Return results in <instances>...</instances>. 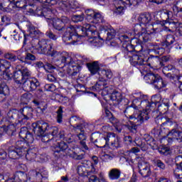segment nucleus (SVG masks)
I'll return each mask as SVG.
<instances>
[{
  "label": "nucleus",
  "mask_w": 182,
  "mask_h": 182,
  "mask_svg": "<svg viewBox=\"0 0 182 182\" xmlns=\"http://www.w3.org/2000/svg\"><path fill=\"white\" fill-rule=\"evenodd\" d=\"M129 122H125L124 127L131 132V133L137 132V126L143 124L144 120H149V112H138L129 116Z\"/></svg>",
  "instance_id": "obj_8"
},
{
  "label": "nucleus",
  "mask_w": 182,
  "mask_h": 182,
  "mask_svg": "<svg viewBox=\"0 0 182 182\" xmlns=\"http://www.w3.org/2000/svg\"><path fill=\"white\" fill-rule=\"evenodd\" d=\"M136 145L138 147H140V149L142 150V151H146L147 150V145L143 141H141V139H139V141H134Z\"/></svg>",
  "instance_id": "obj_61"
},
{
  "label": "nucleus",
  "mask_w": 182,
  "mask_h": 182,
  "mask_svg": "<svg viewBox=\"0 0 182 182\" xmlns=\"http://www.w3.org/2000/svg\"><path fill=\"white\" fill-rule=\"evenodd\" d=\"M14 6L20 9H26V0H14Z\"/></svg>",
  "instance_id": "obj_51"
},
{
  "label": "nucleus",
  "mask_w": 182,
  "mask_h": 182,
  "mask_svg": "<svg viewBox=\"0 0 182 182\" xmlns=\"http://www.w3.org/2000/svg\"><path fill=\"white\" fill-rule=\"evenodd\" d=\"M15 180L17 182H27L28 181V175L26 173L21 171H18L16 172L15 175Z\"/></svg>",
  "instance_id": "obj_35"
},
{
  "label": "nucleus",
  "mask_w": 182,
  "mask_h": 182,
  "mask_svg": "<svg viewBox=\"0 0 182 182\" xmlns=\"http://www.w3.org/2000/svg\"><path fill=\"white\" fill-rule=\"evenodd\" d=\"M159 97L154 95L151 97V103H154L155 106H157L158 112L161 113V114H165L168 112V107H170V101L168 99H163L162 101L160 102L157 100Z\"/></svg>",
  "instance_id": "obj_10"
},
{
  "label": "nucleus",
  "mask_w": 182,
  "mask_h": 182,
  "mask_svg": "<svg viewBox=\"0 0 182 182\" xmlns=\"http://www.w3.org/2000/svg\"><path fill=\"white\" fill-rule=\"evenodd\" d=\"M10 120H15L17 119L20 124H26L28 120L33 117V108L31 107H24L19 110L13 109L7 114Z\"/></svg>",
  "instance_id": "obj_6"
},
{
  "label": "nucleus",
  "mask_w": 182,
  "mask_h": 182,
  "mask_svg": "<svg viewBox=\"0 0 182 182\" xmlns=\"http://www.w3.org/2000/svg\"><path fill=\"white\" fill-rule=\"evenodd\" d=\"M19 137L26 142V144H32L35 139L33 134L28 130V127H23L20 129Z\"/></svg>",
  "instance_id": "obj_16"
},
{
  "label": "nucleus",
  "mask_w": 182,
  "mask_h": 182,
  "mask_svg": "<svg viewBox=\"0 0 182 182\" xmlns=\"http://www.w3.org/2000/svg\"><path fill=\"white\" fill-rule=\"evenodd\" d=\"M9 159H12L13 160H16L17 159H19V155L18 154L16 147L14 148L12 146L9 148Z\"/></svg>",
  "instance_id": "obj_43"
},
{
  "label": "nucleus",
  "mask_w": 182,
  "mask_h": 182,
  "mask_svg": "<svg viewBox=\"0 0 182 182\" xmlns=\"http://www.w3.org/2000/svg\"><path fill=\"white\" fill-rule=\"evenodd\" d=\"M171 137L168 138V143H173V141H178V143H182V132L178 131L176 129H173L168 134Z\"/></svg>",
  "instance_id": "obj_22"
},
{
  "label": "nucleus",
  "mask_w": 182,
  "mask_h": 182,
  "mask_svg": "<svg viewBox=\"0 0 182 182\" xmlns=\"http://www.w3.org/2000/svg\"><path fill=\"white\" fill-rule=\"evenodd\" d=\"M153 161L154 166H156V167H158L160 170L164 171L167 168L166 164H164V162L160 159H154Z\"/></svg>",
  "instance_id": "obj_57"
},
{
  "label": "nucleus",
  "mask_w": 182,
  "mask_h": 182,
  "mask_svg": "<svg viewBox=\"0 0 182 182\" xmlns=\"http://www.w3.org/2000/svg\"><path fill=\"white\" fill-rule=\"evenodd\" d=\"M151 102H150L149 107H146V110H144L143 112L139 111V113H148L149 119H150L151 116L154 119H160V117H160V114H161V113H160L159 111H153L151 109Z\"/></svg>",
  "instance_id": "obj_29"
},
{
  "label": "nucleus",
  "mask_w": 182,
  "mask_h": 182,
  "mask_svg": "<svg viewBox=\"0 0 182 182\" xmlns=\"http://www.w3.org/2000/svg\"><path fill=\"white\" fill-rule=\"evenodd\" d=\"M83 19H85V14H81L80 15H74L72 17V21L75 23L82 22Z\"/></svg>",
  "instance_id": "obj_59"
},
{
  "label": "nucleus",
  "mask_w": 182,
  "mask_h": 182,
  "mask_svg": "<svg viewBox=\"0 0 182 182\" xmlns=\"http://www.w3.org/2000/svg\"><path fill=\"white\" fill-rule=\"evenodd\" d=\"M34 134L36 136H43L46 132H48L53 138L65 139V132L59 131L58 127H50L48 122L44 121H38L33 124Z\"/></svg>",
  "instance_id": "obj_3"
},
{
  "label": "nucleus",
  "mask_w": 182,
  "mask_h": 182,
  "mask_svg": "<svg viewBox=\"0 0 182 182\" xmlns=\"http://www.w3.org/2000/svg\"><path fill=\"white\" fill-rule=\"evenodd\" d=\"M41 16H44L46 19H52L55 16V10L50 8H44L41 11Z\"/></svg>",
  "instance_id": "obj_36"
},
{
  "label": "nucleus",
  "mask_w": 182,
  "mask_h": 182,
  "mask_svg": "<svg viewBox=\"0 0 182 182\" xmlns=\"http://www.w3.org/2000/svg\"><path fill=\"white\" fill-rule=\"evenodd\" d=\"M176 42V37L173 35L168 34L166 35L165 41L161 43L163 47L156 43H149L148 46L149 48V50L151 53H154V55H163L165 50L166 53H170L171 49V45Z\"/></svg>",
  "instance_id": "obj_7"
},
{
  "label": "nucleus",
  "mask_w": 182,
  "mask_h": 182,
  "mask_svg": "<svg viewBox=\"0 0 182 182\" xmlns=\"http://www.w3.org/2000/svg\"><path fill=\"white\" fill-rule=\"evenodd\" d=\"M68 147V144H66L65 141L58 142L54 146V153H60V151H65V150H67Z\"/></svg>",
  "instance_id": "obj_39"
},
{
  "label": "nucleus",
  "mask_w": 182,
  "mask_h": 182,
  "mask_svg": "<svg viewBox=\"0 0 182 182\" xmlns=\"http://www.w3.org/2000/svg\"><path fill=\"white\" fill-rule=\"evenodd\" d=\"M92 23H103L105 20L103 16L100 13H95V16L92 17V19L90 21Z\"/></svg>",
  "instance_id": "obj_45"
},
{
  "label": "nucleus",
  "mask_w": 182,
  "mask_h": 182,
  "mask_svg": "<svg viewBox=\"0 0 182 182\" xmlns=\"http://www.w3.org/2000/svg\"><path fill=\"white\" fill-rule=\"evenodd\" d=\"M91 141L98 143L96 146L100 149H104L109 144H111L112 147H115V149L119 147V141L116 138V134L113 132H108L105 136H101L100 134H92Z\"/></svg>",
  "instance_id": "obj_4"
},
{
  "label": "nucleus",
  "mask_w": 182,
  "mask_h": 182,
  "mask_svg": "<svg viewBox=\"0 0 182 182\" xmlns=\"http://www.w3.org/2000/svg\"><path fill=\"white\" fill-rule=\"evenodd\" d=\"M144 139L146 141L147 144H149L152 149H156L157 144H156V140L153 139L150 135H144Z\"/></svg>",
  "instance_id": "obj_47"
},
{
  "label": "nucleus",
  "mask_w": 182,
  "mask_h": 182,
  "mask_svg": "<svg viewBox=\"0 0 182 182\" xmlns=\"http://www.w3.org/2000/svg\"><path fill=\"white\" fill-rule=\"evenodd\" d=\"M105 114L106 118L109 120V123H112V124H113V126H115V124H117V123H119V119L114 117V116H113V114H112L110 111L105 110Z\"/></svg>",
  "instance_id": "obj_42"
},
{
  "label": "nucleus",
  "mask_w": 182,
  "mask_h": 182,
  "mask_svg": "<svg viewBox=\"0 0 182 182\" xmlns=\"http://www.w3.org/2000/svg\"><path fill=\"white\" fill-rule=\"evenodd\" d=\"M162 72H168V73H172L173 75H176L178 70L173 65H168L163 68Z\"/></svg>",
  "instance_id": "obj_46"
},
{
  "label": "nucleus",
  "mask_w": 182,
  "mask_h": 182,
  "mask_svg": "<svg viewBox=\"0 0 182 182\" xmlns=\"http://www.w3.org/2000/svg\"><path fill=\"white\" fill-rule=\"evenodd\" d=\"M70 122L71 124H73V127L75 130H76V125L77 126H80L82 124H77L79 122H80V118L78 117L77 116H73L70 118Z\"/></svg>",
  "instance_id": "obj_58"
},
{
  "label": "nucleus",
  "mask_w": 182,
  "mask_h": 182,
  "mask_svg": "<svg viewBox=\"0 0 182 182\" xmlns=\"http://www.w3.org/2000/svg\"><path fill=\"white\" fill-rule=\"evenodd\" d=\"M4 58L6 60H9L10 62H16V60H18V57L16 56V55L11 52H7L4 53Z\"/></svg>",
  "instance_id": "obj_49"
},
{
  "label": "nucleus",
  "mask_w": 182,
  "mask_h": 182,
  "mask_svg": "<svg viewBox=\"0 0 182 182\" xmlns=\"http://www.w3.org/2000/svg\"><path fill=\"white\" fill-rule=\"evenodd\" d=\"M14 77V67L8 60L0 58V79L11 80Z\"/></svg>",
  "instance_id": "obj_9"
},
{
  "label": "nucleus",
  "mask_w": 182,
  "mask_h": 182,
  "mask_svg": "<svg viewBox=\"0 0 182 182\" xmlns=\"http://www.w3.org/2000/svg\"><path fill=\"white\" fill-rule=\"evenodd\" d=\"M139 52V51L136 52V53H134L132 56V59L129 60L131 63L136 68L139 67V65H144V62H146L143 55Z\"/></svg>",
  "instance_id": "obj_26"
},
{
  "label": "nucleus",
  "mask_w": 182,
  "mask_h": 182,
  "mask_svg": "<svg viewBox=\"0 0 182 182\" xmlns=\"http://www.w3.org/2000/svg\"><path fill=\"white\" fill-rule=\"evenodd\" d=\"M2 132L6 133L9 136H13L14 133L16 132V125H15L12 121L10 122L7 121L5 124L1 127L0 133H2Z\"/></svg>",
  "instance_id": "obj_23"
},
{
  "label": "nucleus",
  "mask_w": 182,
  "mask_h": 182,
  "mask_svg": "<svg viewBox=\"0 0 182 182\" xmlns=\"http://www.w3.org/2000/svg\"><path fill=\"white\" fill-rule=\"evenodd\" d=\"M105 32H107V41H112L116 36V31L113 28H105Z\"/></svg>",
  "instance_id": "obj_53"
},
{
  "label": "nucleus",
  "mask_w": 182,
  "mask_h": 182,
  "mask_svg": "<svg viewBox=\"0 0 182 182\" xmlns=\"http://www.w3.org/2000/svg\"><path fill=\"white\" fill-rule=\"evenodd\" d=\"M173 15V13L168 10H162L161 11V18L163 21L161 25L162 26H164L166 25V21H168V19H171L170 18Z\"/></svg>",
  "instance_id": "obj_38"
},
{
  "label": "nucleus",
  "mask_w": 182,
  "mask_h": 182,
  "mask_svg": "<svg viewBox=\"0 0 182 182\" xmlns=\"http://www.w3.org/2000/svg\"><path fill=\"white\" fill-rule=\"evenodd\" d=\"M96 26L90 23H86L82 27H78L76 29L73 26L67 28V31L63 35V41H77V38H93L96 35Z\"/></svg>",
  "instance_id": "obj_2"
},
{
  "label": "nucleus",
  "mask_w": 182,
  "mask_h": 182,
  "mask_svg": "<svg viewBox=\"0 0 182 182\" xmlns=\"http://www.w3.org/2000/svg\"><path fill=\"white\" fill-rule=\"evenodd\" d=\"M14 8H15V4L10 0H0V11L9 13L12 12Z\"/></svg>",
  "instance_id": "obj_25"
},
{
  "label": "nucleus",
  "mask_w": 182,
  "mask_h": 182,
  "mask_svg": "<svg viewBox=\"0 0 182 182\" xmlns=\"http://www.w3.org/2000/svg\"><path fill=\"white\" fill-rule=\"evenodd\" d=\"M21 68H22V65H18L16 66V71L15 70H14L12 77H14L16 83H18V85H23V86H24L26 81H25L23 76L22 75V73L21 72Z\"/></svg>",
  "instance_id": "obj_21"
},
{
  "label": "nucleus",
  "mask_w": 182,
  "mask_h": 182,
  "mask_svg": "<svg viewBox=\"0 0 182 182\" xmlns=\"http://www.w3.org/2000/svg\"><path fill=\"white\" fill-rule=\"evenodd\" d=\"M77 171L79 176H85V174H86V167L83 166H78Z\"/></svg>",
  "instance_id": "obj_64"
},
{
  "label": "nucleus",
  "mask_w": 182,
  "mask_h": 182,
  "mask_svg": "<svg viewBox=\"0 0 182 182\" xmlns=\"http://www.w3.org/2000/svg\"><path fill=\"white\" fill-rule=\"evenodd\" d=\"M141 106V107H150V102L147 100H138L135 99L132 101V104L131 106H129L125 109V113H130V112H134V110H137L139 109V107Z\"/></svg>",
  "instance_id": "obj_12"
},
{
  "label": "nucleus",
  "mask_w": 182,
  "mask_h": 182,
  "mask_svg": "<svg viewBox=\"0 0 182 182\" xmlns=\"http://www.w3.org/2000/svg\"><path fill=\"white\" fill-rule=\"evenodd\" d=\"M16 149L17 150L18 157H22V156H26V153H28V150L29 149V148H28V144L19 141H18Z\"/></svg>",
  "instance_id": "obj_27"
},
{
  "label": "nucleus",
  "mask_w": 182,
  "mask_h": 182,
  "mask_svg": "<svg viewBox=\"0 0 182 182\" xmlns=\"http://www.w3.org/2000/svg\"><path fill=\"white\" fill-rule=\"evenodd\" d=\"M87 68L90 70L91 75H96V73H99V72H100L99 61H94L92 63H87Z\"/></svg>",
  "instance_id": "obj_30"
},
{
  "label": "nucleus",
  "mask_w": 182,
  "mask_h": 182,
  "mask_svg": "<svg viewBox=\"0 0 182 182\" xmlns=\"http://www.w3.org/2000/svg\"><path fill=\"white\" fill-rule=\"evenodd\" d=\"M94 87H95V90H97L98 92H100V90H103L104 89H107V92H108L109 89H113V86H107V81L106 79L103 78V77H99L98 81Z\"/></svg>",
  "instance_id": "obj_24"
},
{
  "label": "nucleus",
  "mask_w": 182,
  "mask_h": 182,
  "mask_svg": "<svg viewBox=\"0 0 182 182\" xmlns=\"http://www.w3.org/2000/svg\"><path fill=\"white\" fill-rule=\"evenodd\" d=\"M159 153L163 154L164 156H168L170 154L171 151L170 149L167 146H162L161 150H159Z\"/></svg>",
  "instance_id": "obj_63"
},
{
  "label": "nucleus",
  "mask_w": 182,
  "mask_h": 182,
  "mask_svg": "<svg viewBox=\"0 0 182 182\" xmlns=\"http://www.w3.org/2000/svg\"><path fill=\"white\" fill-rule=\"evenodd\" d=\"M175 163L179 168V173H175L176 178H182V155L177 156L175 158Z\"/></svg>",
  "instance_id": "obj_37"
},
{
  "label": "nucleus",
  "mask_w": 182,
  "mask_h": 182,
  "mask_svg": "<svg viewBox=\"0 0 182 182\" xmlns=\"http://www.w3.org/2000/svg\"><path fill=\"white\" fill-rule=\"evenodd\" d=\"M156 31L157 28H154L153 25H149L148 27L146 28L145 31L141 33L139 38H132V41H142L144 43L146 42H149V41H151V34L156 33Z\"/></svg>",
  "instance_id": "obj_13"
},
{
  "label": "nucleus",
  "mask_w": 182,
  "mask_h": 182,
  "mask_svg": "<svg viewBox=\"0 0 182 182\" xmlns=\"http://www.w3.org/2000/svg\"><path fill=\"white\" fill-rule=\"evenodd\" d=\"M40 86L41 82L39 80L35 77H31L25 82L23 87H26V90L33 92V90H36Z\"/></svg>",
  "instance_id": "obj_19"
},
{
  "label": "nucleus",
  "mask_w": 182,
  "mask_h": 182,
  "mask_svg": "<svg viewBox=\"0 0 182 182\" xmlns=\"http://www.w3.org/2000/svg\"><path fill=\"white\" fill-rule=\"evenodd\" d=\"M53 26L54 29L56 31H59V32H65L68 31V28L69 26H63V23H62V21H60V19H57L53 23Z\"/></svg>",
  "instance_id": "obj_34"
},
{
  "label": "nucleus",
  "mask_w": 182,
  "mask_h": 182,
  "mask_svg": "<svg viewBox=\"0 0 182 182\" xmlns=\"http://www.w3.org/2000/svg\"><path fill=\"white\" fill-rule=\"evenodd\" d=\"M69 157L73 159L74 160H83L85 159V154H81L78 155L76 152L71 151V152L68 153Z\"/></svg>",
  "instance_id": "obj_52"
},
{
  "label": "nucleus",
  "mask_w": 182,
  "mask_h": 182,
  "mask_svg": "<svg viewBox=\"0 0 182 182\" xmlns=\"http://www.w3.org/2000/svg\"><path fill=\"white\" fill-rule=\"evenodd\" d=\"M121 4H122L123 6H116V9L114 11L115 14H117V15H122V14H124V9H126V8L132 6H127V4L123 3V0H119Z\"/></svg>",
  "instance_id": "obj_48"
},
{
  "label": "nucleus",
  "mask_w": 182,
  "mask_h": 182,
  "mask_svg": "<svg viewBox=\"0 0 182 182\" xmlns=\"http://www.w3.org/2000/svg\"><path fill=\"white\" fill-rule=\"evenodd\" d=\"M139 173L142 177L146 178L151 176V170L150 169V164L143 159H141L138 162Z\"/></svg>",
  "instance_id": "obj_14"
},
{
  "label": "nucleus",
  "mask_w": 182,
  "mask_h": 182,
  "mask_svg": "<svg viewBox=\"0 0 182 182\" xmlns=\"http://www.w3.org/2000/svg\"><path fill=\"white\" fill-rule=\"evenodd\" d=\"M56 114L57 123H62L63 122V108L62 107H60L56 111Z\"/></svg>",
  "instance_id": "obj_56"
},
{
  "label": "nucleus",
  "mask_w": 182,
  "mask_h": 182,
  "mask_svg": "<svg viewBox=\"0 0 182 182\" xmlns=\"http://www.w3.org/2000/svg\"><path fill=\"white\" fill-rule=\"evenodd\" d=\"M9 95V87L5 83V81L0 80V101Z\"/></svg>",
  "instance_id": "obj_31"
},
{
  "label": "nucleus",
  "mask_w": 182,
  "mask_h": 182,
  "mask_svg": "<svg viewBox=\"0 0 182 182\" xmlns=\"http://www.w3.org/2000/svg\"><path fill=\"white\" fill-rule=\"evenodd\" d=\"M41 35V31L38 28H35L33 26H28V34L24 35L23 45H26L28 39H38Z\"/></svg>",
  "instance_id": "obj_18"
},
{
  "label": "nucleus",
  "mask_w": 182,
  "mask_h": 182,
  "mask_svg": "<svg viewBox=\"0 0 182 182\" xmlns=\"http://www.w3.org/2000/svg\"><path fill=\"white\" fill-rule=\"evenodd\" d=\"M88 42L92 45V46H97L99 47L100 46V39L97 37H96V34L94 35L92 37H88Z\"/></svg>",
  "instance_id": "obj_50"
},
{
  "label": "nucleus",
  "mask_w": 182,
  "mask_h": 182,
  "mask_svg": "<svg viewBox=\"0 0 182 182\" xmlns=\"http://www.w3.org/2000/svg\"><path fill=\"white\" fill-rule=\"evenodd\" d=\"M138 21L142 25H147L151 22V14L150 13L141 14L138 17Z\"/></svg>",
  "instance_id": "obj_32"
},
{
  "label": "nucleus",
  "mask_w": 182,
  "mask_h": 182,
  "mask_svg": "<svg viewBox=\"0 0 182 182\" xmlns=\"http://www.w3.org/2000/svg\"><path fill=\"white\" fill-rule=\"evenodd\" d=\"M136 68L139 69V71L142 75H145L144 77V80L150 85H154L156 89H163V87H166L167 85V83L163 81V78H161L159 74H154L153 73H147L149 68L146 65V61L144 64L139 65Z\"/></svg>",
  "instance_id": "obj_5"
},
{
  "label": "nucleus",
  "mask_w": 182,
  "mask_h": 182,
  "mask_svg": "<svg viewBox=\"0 0 182 182\" xmlns=\"http://www.w3.org/2000/svg\"><path fill=\"white\" fill-rule=\"evenodd\" d=\"M98 74L101 77H107V79H112L113 76V73L110 70H101L99 71Z\"/></svg>",
  "instance_id": "obj_44"
},
{
  "label": "nucleus",
  "mask_w": 182,
  "mask_h": 182,
  "mask_svg": "<svg viewBox=\"0 0 182 182\" xmlns=\"http://www.w3.org/2000/svg\"><path fill=\"white\" fill-rule=\"evenodd\" d=\"M37 153L38 151H36V149H28L27 153L26 154V160L32 161V160L36 159Z\"/></svg>",
  "instance_id": "obj_40"
},
{
  "label": "nucleus",
  "mask_w": 182,
  "mask_h": 182,
  "mask_svg": "<svg viewBox=\"0 0 182 182\" xmlns=\"http://www.w3.org/2000/svg\"><path fill=\"white\" fill-rule=\"evenodd\" d=\"M120 42L122 43L123 52H130L133 53L134 52H138L136 48H134V46L132 45L130 42V39H129V36L127 35H121L119 38Z\"/></svg>",
  "instance_id": "obj_15"
},
{
  "label": "nucleus",
  "mask_w": 182,
  "mask_h": 182,
  "mask_svg": "<svg viewBox=\"0 0 182 182\" xmlns=\"http://www.w3.org/2000/svg\"><path fill=\"white\" fill-rule=\"evenodd\" d=\"M165 25L164 26V31H166V32H173L174 29H177L178 26H180V21L177 19L171 18L168 20H165Z\"/></svg>",
  "instance_id": "obj_20"
},
{
  "label": "nucleus",
  "mask_w": 182,
  "mask_h": 182,
  "mask_svg": "<svg viewBox=\"0 0 182 182\" xmlns=\"http://www.w3.org/2000/svg\"><path fill=\"white\" fill-rule=\"evenodd\" d=\"M143 0H122L127 6H137Z\"/></svg>",
  "instance_id": "obj_55"
},
{
  "label": "nucleus",
  "mask_w": 182,
  "mask_h": 182,
  "mask_svg": "<svg viewBox=\"0 0 182 182\" xmlns=\"http://www.w3.org/2000/svg\"><path fill=\"white\" fill-rule=\"evenodd\" d=\"M20 71L21 72V75H23L25 82L32 78L31 77L32 73L31 72V70H29V69H28V68L21 66Z\"/></svg>",
  "instance_id": "obj_41"
},
{
  "label": "nucleus",
  "mask_w": 182,
  "mask_h": 182,
  "mask_svg": "<svg viewBox=\"0 0 182 182\" xmlns=\"http://www.w3.org/2000/svg\"><path fill=\"white\" fill-rule=\"evenodd\" d=\"M148 66L151 68H156V69H160L164 66V63L161 62L160 57L157 55H151L146 60Z\"/></svg>",
  "instance_id": "obj_17"
},
{
  "label": "nucleus",
  "mask_w": 182,
  "mask_h": 182,
  "mask_svg": "<svg viewBox=\"0 0 182 182\" xmlns=\"http://www.w3.org/2000/svg\"><path fill=\"white\" fill-rule=\"evenodd\" d=\"M107 92L111 95L110 99L112 102H115V103H120V102H122V97L121 92L113 90V88L109 89Z\"/></svg>",
  "instance_id": "obj_28"
},
{
  "label": "nucleus",
  "mask_w": 182,
  "mask_h": 182,
  "mask_svg": "<svg viewBox=\"0 0 182 182\" xmlns=\"http://www.w3.org/2000/svg\"><path fill=\"white\" fill-rule=\"evenodd\" d=\"M120 176H122V171L119 168H112L108 173L109 180H119Z\"/></svg>",
  "instance_id": "obj_33"
},
{
  "label": "nucleus",
  "mask_w": 182,
  "mask_h": 182,
  "mask_svg": "<svg viewBox=\"0 0 182 182\" xmlns=\"http://www.w3.org/2000/svg\"><path fill=\"white\" fill-rule=\"evenodd\" d=\"M86 123H82L81 125H76L75 132L78 133L77 134V137H78L80 141V144L82 149L85 150H89V147L86 145V139H87V136H86V133H85V129H86Z\"/></svg>",
  "instance_id": "obj_11"
},
{
  "label": "nucleus",
  "mask_w": 182,
  "mask_h": 182,
  "mask_svg": "<svg viewBox=\"0 0 182 182\" xmlns=\"http://www.w3.org/2000/svg\"><path fill=\"white\" fill-rule=\"evenodd\" d=\"M32 99V94L31 93H24L21 97V101L22 103H24L25 105H28L29 102H31V100Z\"/></svg>",
  "instance_id": "obj_54"
},
{
  "label": "nucleus",
  "mask_w": 182,
  "mask_h": 182,
  "mask_svg": "<svg viewBox=\"0 0 182 182\" xmlns=\"http://www.w3.org/2000/svg\"><path fill=\"white\" fill-rule=\"evenodd\" d=\"M60 21L64 26H72V25H70V19L65 16H62Z\"/></svg>",
  "instance_id": "obj_62"
},
{
  "label": "nucleus",
  "mask_w": 182,
  "mask_h": 182,
  "mask_svg": "<svg viewBox=\"0 0 182 182\" xmlns=\"http://www.w3.org/2000/svg\"><path fill=\"white\" fill-rule=\"evenodd\" d=\"M85 14L87 15V19H88V21H90H90H92V19L96 14V12H95V11H93L92 9H87L85 10Z\"/></svg>",
  "instance_id": "obj_60"
},
{
  "label": "nucleus",
  "mask_w": 182,
  "mask_h": 182,
  "mask_svg": "<svg viewBox=\"0 0 182 182\" xmlns=\"http://www.w3.org/2000/svg\"><path fill=\"white\" fill-rule=\"evenodd\" d=\"M31 45L37 48L39 53L41 55H48V56H51V58H55L57 60L63 63L64 66H66V65H72L73 62L70 56L60 53L53 49V44L49 43L48 40L41 39L39 41L38 39H32Z\"/></svg>",
  "instance_id": "obj_1"
}]
</instances>
